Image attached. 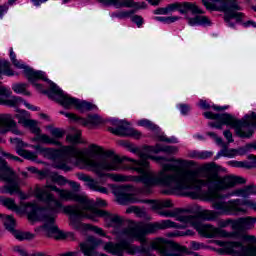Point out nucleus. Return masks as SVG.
Listing matches in <instances>:
<instances>
[{"label": "nucleus", "mask_w": 256, "mask_h": 256, "mask_svg": "<svg viewBox=\"0 0 256 256\" xmlns=\"http://www.w3.org/2000/svg\"><path fill=\"white\" fill-rule=\"evenodd\" d=\"M3 75H6V77H13L15 75V71L11 69V63L7 60L0 62V79H3Z\"/></svg>", "instance_id": "32"}, {"label": "nucleus", "mask_w": 256, "mask_h": 256, "mask_svg": "<svg viewBox=\"0 0 256 256\" xmlns=\"http://www.w3.org/2000/svg\"><path fill=\"white\" fill-rule=\"evenodd\" d=\"M142 203H151L152 209H165L173 207V203L171 202V200H163L158 202H153L151 200H143Z\"/></svg>", "instance_id": "37"}, {"label": "nucleus", "mask_w": 256, "mask_h": 256, "mask_svg": "<svg viewBox=\"0 0 256 256\" xmlns=\"http://www.w3.org/2000/svg\"><path fill=\"white\" fill-rule=\"evenodd\" d=\"M240 200V199H238ZM241 205H245V207H249V209H253V211H256V202L255 200H243L242 202H239L238 207H241Z\"/></svg>", "instance_id": "48"}, {"label": "nucleus", "mask_w": 256, "mask_h": 256, "mask_svg": "<svg viewBox=\"0 0 256 256\" xmlns=\"http://www.w3.org/2000/svg\"><path fill=\"white\" fill-rule=\"evenodd\" d=\"M13 251H15V253H19L21 256H35L27 254V251H25L21 246H14Z\"/></svg>", "instance_id": "59"}, {"label": "nucleus", "mask_w": 256, "mask_h": 256, "mask_svg": "<svg viewBox=\"0 0 256 256\" xmlns=\"http://www.w3.org/2000/svg\"><path fill=\"white\" fill-rule=\"evenodd\" d=\"M160 141H164L165 143H178L177 138H167L165 136H161Z\"/></svg>", "instance_id": "62"}, {"label": "nucleus", "mask_w": 256, "mask_h": 256, "mask_svg": "<svg viewBox=\"0 0 256 256\" xmlns=\"http://www.w3.org/2000/svg\"><path fill=\"white\" fill-rule=\"evenodd\" d=\"M132 22L137 25V27H141L143 25V17L135 15L132 17Z\"/></svg>", "instance_id": "60"}, {"label": "nucleus", "mask_w": 256, "mask_h": 256, "mask_svg": "<svg viewBox=\"0 0 256 256\" xmlns=\"http://www.w3.org/2000/svg\"><path fill=\"white\" fill-rule=\"evenodd\" d=\"M88 122L90 125H99V123H101V118L98 115H89Z\"/></svg>", "instance_id": "57"}, {"label": "nucleus", "mask_w": 256, "mask_h": 256, "mask_svg": "<svg viewBox=\"0 0 256 256\" xmlns=\"http://www.w3.org/2000/svg\"><path fill=\"white\" fill-rule=\"evenodd\" d=\"M206 119H214L220 121L222 125H229L236 130L238 137L242 139H251L256 128V113L252 112L250 115L244 116L242 120H237L231 114H213V112H205Z\"/></svg>", "instance_id": "5"}, {"label": "nucleus", "mask_w": 256, "mask_h": 256, "mask_svg": "<svg viewBox=\"0 0 256 256\" xmlns=\"http://www.w3.org/2000/svg\"><path fill=\"white\" fill-rule=\"evenodd\" d=\"M50 91L54 93V95H57L58 97V103L60 105H63L65 109H71L74 107L78 111L84 112V111H92V109H96L97 106L93 105L89 102L79 100L77 98H73L67 94H64L61 89L55 85V83H50Z\"/></svg>", "instance_id": "11"}, {"label": "nucleus", "mask_w": 256, "mask_h": 256, "mask_svg": "<svg viewBox=\"0 0 256 256\" xmlns=\"http://www.w3.org/2000/svg\"><path fill=\"white\" fill-rule=\"evenodd\" d=\"M207 201H211L213 210H202L198 215H192V217H198L199 221H215L219 215H246L247 208L239 207L240 200L232 199L225 201V196L220 194L217 190H209L206 194Z\"/></svg>", "instance_id": "4"}, {"label": "nucleus", "mask_w": 256, "mask_h": 256, "mask_svg": "<svg viewBox=\"0 0 256 256\" xmlns=\"http://www.w3.org/2000/svg\"><path fill=\"white\" fill-rule=\"evenodd\" d=\"M35 195L37 199L45 203V211L50 213L44 217H54V219H57V214L61 213V211H63V213H67L65 212V207H74L73 205L63 206V202H61L63 200H59L57 197H55V194L49 192L47 188H37Z\"/></svg>", "instance_id": "10"}, {"label": "nucleus", "mask_w": 256, "mask_h": 256, "mask_svg": "<svg viewBox=\"0 0 256 256\" xmlns=\"http://www.w3.org/2000/svg\"><path fill=\"white\" fill-rule=\"evenodd\" d=\"M27 87L29 85L23 83V84H15L12 89L15 93H23V95H27L28 97L31 95V92L27 91Z\"/></svg>", "instance_id": "41"}, {"label": "nucleus", "mask_w": 256, "mask_h": 256, "mask_svg": "<svg viewBox=\"0 0 256 256\" xmlns=\"http://www.w3.org/2000/svg\"><path fill=\"white\" fill-rule=\"evenodd\" d=\"M234 154L231 150L227 149V145L223 144V149L218 152L217 157H233Z\"/></svg>", "instance_id": "49"}, {"label": "nucleus", "mask_w": 256, "mask_h": 256, "mask_svg": "<svg viewBox=\"0 0 256 256\" xmlns=\"http://www.w3.org/2000/svg\"><path fill=\"white\" fill-rule=\"evenodd\" d=\"M223 135L227 139L228 143H233V134L231 133V131L225 130Z\"/></svg>", "instance_id": "61"}, {"label": "nucleus", "mask_w": 256, "mask_h": 256, "mask_svg": "<svg viewBox=\"0 0 256 256\" xmlns=\"http://www.w3.org/2000/svg\"><path fill=\"white\" fill-rule=\"evenodd\" d=\"M0 217L3 220L5 229H7V231L12 233L15 230V225H16L15 218H13V216L3 215V214H0Z\"/></svg>", "instance_id": "36"}, {"label": "nucleus", "mask_w": 256, "mask_h": 256, "mask_svg": "<svg viewBox=\"0 0 256 256\" xmlns=\"http://www.w3.org/2000/svg\"><path fill=\"white\" fill-rule=\"evenodd\" d=\"M185 19L188 23V25H190L191 27H195V26H203V27H207L209 25H211V20L209 19V17L207 16H203V15H197L195 17H189V15L185 16Z\"/></svg>", "instance_id": "30"}, {"label": "nucleus", "mask_w": 256, "mask_h": 256, "mask_svg": "<svg viewBox=\"0 0 256 256\" xmlns=\"http://www.w3.org/2000/svg\"><path fill=\"white\" fill-rule=\"evenodd\" d=\"M163 217H175L176 221L183 224H177L171 220H162L156 223H137L128 226L118 233L121 239H129L130 241H139L145 243V236L159 231V229H185L186 227H194L201 237L205 239H215L222 237L225 239H235L239 237L237 232H228L225 229L217 228L211 224H203L199 217L186 215L183 210L176 208L170 211L159 212Z\"/></svg>", "instance_id": "2"}, {"label": "nucleus", "mask_w": 256, "mask_h": 256, "mask_svg": "<svg viewBox=\"0 0 256 256\" xmlns=\"http://www.w3.org/2000/svg\"><path fill=\"white\" fill-rule=\"evenodd\" d=\"M11 143L17 147L16 152L20 157H24V159H28V161H36L37 160V151L31 152L29 150H24L22 147H27V144H24L19 138H11Z\"/></svg>", "instance_id": "27"}, {"label": "nucleus", "mask_w": 256, "mask_h": 256, "mask_svg": "<svg viewBox=\"0 0 256 256\" xmlns=\"http://www.w3.org/2000/svg\"><path fill=\"white\" fill-rule=\"evenodd\" d=\"M38 173H39L40 179H47V184L44 187V189H49L47 185H54V184H49V181H52V183H56L57 185H60V187H63L67 184V179H65V177L55 172H51L49 170H43Z\"/></svg>", "instance_id": "26"}, {"label": "nucleus", "mask_w": 256, "mask_h": 256, "mask_svg": "<svg viewBox=\"0 0 256 256\" xmlns=\"http://www.w3.org/2000/svg\"><path fill=\"white\" fill-rule=\"evenodd\" d=\"M37 79H42V81H47V77H45V73H44V78H34L33 80H29L30 83H32L33 87H35L37 91L43 92V85L35 82L37 81Z\"/></svg>", "instance_id": "52"}, {"label": "nucleus", "mask_w": 256, "mask_h": 256, "mask_svg": "<svg viewBox=\"0 0 256 256\" xmlns=\"http://www.w3.org/2000/svg\"><path fill=\"white\" fill-rule=\"evenodd\" d=\"M138 125L140 127H145L146 129H149L150 131H156V129H159L155 123L151 122V120L142 119L138 121Z\"/></svg>", "instance_id": "43"}, {"label": "nucleus", "mask_w": 256, "mask_h": 256, "mask_svg": "<svg viewBox=\"0 0 256 256\" xmlns=\"http://www.w3.org/2000/svg\"><path fill=\"white\" fill-rule=\"evenodd\" d=\"M126 213H135L138 217H145V210L139 208V206H131L127 208Z\"/></svg>", "instance_id": "44"}, {"label": "nucleus", "mask_w": 256, "mask_h": 256, "mask_svg": "<svg viewBox=\"0 0 256 256\" xmlns=\"http://www.w3.org/2000/svg\"><path fill=\"white\" fill-rule=\"evenodd\" d=\"M237 11H239L237 8H231V12L234 13V16L230 17L229 20H227V14L224 13V20L228 23V27H235V24L231 22V19H236L238 23L243 21V17H245V15L242 12Z\"/></svg>", "instance_id": "35"}, {"label": "nucleus", "mask_w": 256, "mask_h": 256, "mask_svg": "<svg viewBox=\"0 0 256 256\" xmlns=\"http://www.w3.org/2000/svg\"><path fill=\"white\" fill-rule=\"evenodd\" d=\"M66 215H70V227L76 229V231H83L89 229L96 233V235H100V237H105V231L102 228L97 226H92L91 224H83L81 223V219H89L88 215H91V211L85 209L81 210L79 207L68 206L64 208Z\"/></svg>", "instance_id": "7"}, {"label": "nucleus", "mask_w": 256, "mask_h": 256, "mask_svg": "<svg viewBox=\"0 0 256 256\" xmlns=\"http://www.w3.org/2000/svg\"><path fill=\"white\" fill-rule=\"evenodd\" d=\"M115 134L120 135V137H135V139L141 137V132L129 127V123L125 121H122L117 127Z\"/></svg>", "instance_id": "28"}, {"label": "nucleus", "mask_w": 256, "mask_h": 256, "mask_svg": "<svg viewBox=\"0 0 256 256\" xmlns=\"http://www.w3.org/2000/svg\"><path fill=\"white\" fill-rule=\"evenodd\" d=\"M249 195H256L254 186H245L231 192L227 197H249Z\"/></svg>", "instance_id": "31"}, {"label": "nucleus", "mask_w": 256, "mask_h": 256, "mask_svg": "<svg viewBox=\"0 0 256 256\" xmlns=\"http://www.w3.org/2000/svg\"><path fill=\"white\" fill-rule=\"evenodd\" d=\"M7 131H12L14 135H22L11 114H0V133H7Z\"/></svg>", "instance_id": "25"}, {"label": "nucleus", "mask_w": 256, "mask_h": 256, "mask_svg": "<svg viewBox=\"0 0 256 256\" xmlns=\"http://www.w3.org/2000/svg\"><path fill=\"white\" fill-rule=\"evenodd\" d=\"M126 156L124 157H119L117 155H115V153L111 150L106 151L104 153V156L95 160L90 158L91 161H93V163H95L96 165H99V163H101L103 160L108 159V165H111V168L108 169H102L101 173L103 174L98 175L97 172L93 171V173H95L97 175V177L103 178V177H112V179H114L115 181H129L127 176H123L121 174H116V175H111L109 173H107V171H121V170H127V167H124L123 165V161H127V159H125Z\"/></svg>", "instance_id": "8"}, {"label": "nucleus", "mask_w": 256, "mask_h": 256, "mask_svg": "<svg viewBox=\"0 0 256 256\" xmlns=\"http://www.w3.org/2000/svg\"><path fill=\"white\" fill-rule=\"evenodd\" d=\"M148 151L156 154L166 153V155H177L179 153V147L157 144L156 146L148 147Z\"/></svg>", "instance_id": "29"}, {"label": "nucleus", "mask_w": 256, "mask_h": 256, "mask_svg": "<svg viewBox=\"0 0 256 256\" xmlns=\"http://www.w3.org/2000/svg\"><path fill=\"white\" fill-rule=\"evenodd\" d=\"M78 179H80V181H84L86 183V186H88V188H89V184L94 183L95 181L89 175H85V174H78Z\"/></svg>", "instance_id": "56"}, {"label": "nucleus", "mask_w": 256, "mask_h": 256, "mask_svg": "<svg viewBox=\"0 0 256 256\" xmlns=\"http://www.w3.org/2000/svg\"><path fill=\"white\" fill-rule=\"evenodd\" d=\"M238 236L236 239H243V241H246L247 243H256V237L253 235H242L239 234V232H236Z\"/></svg>", "instance_id": "51"}, {"label": "nucleus", "mask_w": 256, "mask_h": 256, "mask_svg": "<svg viewBox=\"0 0 256 256\" xmlns=\"http://www.w3.org/2000/svg\"><path fill=\"white\" fill-rule=\"evenodd\" d=\"M113 194L120 205H127V203H139L141 201L131 194L129 186L115 187L113 189Z\"/></svg>", "instance_id": "23"}, {"label": "nucleus", "mask_w": 256, "mask_h": 256, "mask_svg": "<svg viewBox=\"0 0 256 256\" xmlns=\"http://www.w3.org/2000/svg\"><path fill=\"white\" fill-rule=\"evenodd\" d=\"M0 203L7 207V209H10V211L18 213V215L26 213L29 221H39L41 219L39 216L41 209L33 203H21L20 206H17L13 198H5L3 196L0 197Z\"/></svg>", "instance_id": "12"}, {"label": "nucleus", "mask_w": 256, "mask_h": 256, "mask_svg": "<svg viewBox=\"0 0 256 256\" xmlns=\"http://www.w3.org/2000/svg\"><path fill=\"white\" fill-rule=\"evenodd\" d=\"M24 127H27L32 133H34V135H36L32 138V141L43 143L44 145H61V142L55 138H51V136L47 134H41V128L37 126V121L35 120H30Z\"/></svg>", "instance_id": "20"}, {"label": "nucleus", "mask_w": 256, "mask_h": 256, "mask_svg": "<svg viewBox=\"0 0 256 256\" xmlns=\"http://www.w3.org/2000/svg\"><path fill=\"white\" fill-rule=\"evenodd\" d=\"M104 251L116 256H124L125 252L128 255H137V253H141V248L127 240H120L118 243L107 242L104 245Z\"/></svg>", "instance_id": "15"}, {"label": "nucleus", "mask_w": 256, "mask_h": 256, "mask_svg": "<svg viewBox=\"0 0 256 256\" xmlns=\"http://www.w3.org/2000/svg\"><path fill=\"white\" fill-rule=\"evenodd\" d=\"M12 65L16 67V69H23V74L27 77L28 81H33L34 79H45L44 75L45 72L43 71H36L33 68L23 64L17 58L11 61Z\"/></svg>", "instance_id": "24"}, {"label": "nucleus", "mask_w": 256, "mask_h": 256, "mask_svg": "<svg viewBox=\"0 0 256 256\" xmlns=\"http://www.w3.org/2000/svg\"><path fill=\"white\" fill-rule=\"evenodd\" d=\"M223 251L232 256H256V248L242 245L241 242L223 241Z\"/></svg>", "instance_id": "18"}, {"label": "nucleus", "mask_w": 256, "mask_h": 256, "mask_svg": "<svg viewBox=\"0 0 256 256\" xmlns=\"http://www.w3.org/2000/svg\"><path fill=\"white\" fill-rule=\"evenodd\" d=\"M103 245V240L95 238L94 236H88L84 242L79 244L80 251L84 256H108L107 254H100L97 248Z\"/></svg>", "instance_id": "21"}, {"label": "nucleus", "mask_w": 256, "mask_h": 256, "mask_svg": "<svg viewBox=\"0 0 256 256\" xmlns=\"http://www.w3.org/2000/svg\"><path fill=\"white\" fill-rule=\"evenodd\" d=\"M0 178L2 181L8 183V185L0 187V193L8 195H18L20 199H27V195L23 194L21 189H19V184L17 180H15V173L13 170L7 165V162L0 157Z\"/></svg>", "instance_id": "9"}, {"label": "nucleus", "mask_w": 256, "mask_h": 256, "mask_svg": "<svg viewBox=\"0 0 256 256\" xmlns=\"http://www.w3.org/2000/svg\"><path fill=\"white\" fill-rule=\"evenodd\" d=\"M31 148L47 159H51L53 161L52 167L61 171H71L72 168L69 165L71 163L80 169H89L102 176V169H111L112 167L109 165L108 159H104L99 164H96L89 158L87 151L79 150L74 146H64L61 150L44 148L41 145H32Z\"/></svg>", "instance_id": "3"}, {"label": "nucleus", "mask_w": 256, "mask_h": 256, "mask_svg": "<svg viewBox=\"0 0 256 256\" xmlns=\"http://www.w3.org/2000/svg\"><path fill=\"white\" fill-rule=\"evenodd\" d=\"M232 221L231 218L228 219H221L218 220L217 225H218V229H225V227H229V225H231Z\"/></svg>", "instance_id": "55"}, {"label": "nucleus", "mask_w": 256, "mask_h": 256, "mask_svg": "<svg viewBox=\"0 0 256 256\" xmlns=\"http://www.w3.org/2000/svg\"><path fill=\"white\" fill-rule=\"evenodd\" d=\"M86 207L88 211L91 212V215H88V218L91 221H97V217H103L106 221L107 227H114V229H117V227H121V225H123V219H121L119 215L111 214L105 210L95 209L93 204L90 203H87Z\"/></svg>", "instance_id": "17"}, {"label": "nucleus", "mask_w": 256, "mask_h": 256, "mask_svg": "<svg viewBox=\"0 0 256 256\" xmlns=\"http://www.w3.org/2000/svg\"><path fill=\"white\" fill-rule=\"evenodd\" d=\"M11 89L0 83V105H8V107H16L19 103H24L27 109L37 111V107L25 102L21 97L11 96Z\"/></svg>", "instance_id": "19"}, {"label": "nucleus", "mask_w": 256, "mask_h": 256, "mask_svg": "<svg viewBox=\"0 0 256 256\" xmlns=\"http://www.w3.org/2000/svg\"><path fill=\"white\" fill-rule=\"evenodd\" d=\"M79 137H81V131H76L75 134H69L66 137V141H68V143H79Z\"/></svg>", "instance_id": "47"}, {"label": "nucleus", "mask_w": 256, "mask_h": 256, "mask_svg": "<svg viewBox=\"0 0 256 256\" xmlns=\"http://www.w3.org/2000/svg\"><path fill=\"white\" fill-rule=\"evenodd\" d=\"M168 13H173V11H179L181 15H187L190 13L192 15H203V10L193 2H182V3H173L167 6Z\"/></svg>", "instance_id": "22"}, {"label": "nucleus", "mask_w": 256, "mask_h": 256, "mask_svg": "<svg viewBox=\"0 0 256 256\" xmlns=\"http://www.w3.org/2000/svg\"><path fill=\"white\" fill-rule=\"evenodd\" d=\"M106 5H115V7H135L133 0H100Z\"/></svg>", "instance_id": "33"}, {"label": "nucleus", "mask_w": 256, "mask_h": 256, "mask_svg": "<svg viewBox=\"0 0 256 256\" xmlns=\"http://www.w3.org/2000/svg\"><path fill=\"white\" fill-rule=\"evenodd\" d=\"M228 165H230V167H238L241 169H248L247 160H245V161L232 160V161L228 162Z\"/></svg>", "instance_id": "46"}, {"label": "nucleus", "mask_w": 256, "mask_h": 256, "mask_svg": "<svg viewBox=\"0 0 256 256\" xmlns=\"http://www.w3.org/2000/svg\"><path fill=\"white\" fill-rule=\"evenodd\" d=\"M232 222H230V225L232 229L237 230V229H243V224L241 218H238L236 220L231 219Z\"/></svg>", "instance_id": "54"}, {"label": "nucleus", "mask_w": 256, "mask_h": 256, "mask_svg": "<svg viewBox=\"0 0 256 256\" xmlns=\"http://www.w3.org/2000/svg\"><path fill=\"white\" fill-rule=\"evenodd\" d=\"M11 233L15 237V239H18V241H31L35 239V234L31 232H24L21 230L14 229V231Z\"/></svg>", "instance_id": "34"}, {"label": "nucleus", "mask_w": 256, "mask_h": 256, "mask_svg": "<svg viewBox=\"0 0 256 256\" xmlns=\"http://www.w3.org/2000/svg\"><path fill=\"white\" fill-rule=\"evenodd\" d=\"M203 5L209 11H220L226 13V19L229 20L230 17H234L235 13L231 9H241L239 2L237 0H202Z\"/></svg>", "instance_id": "14"}, {"label": "nucleus", "mask_w": 256, "mask_h": 256, "mask_svg": "<svg viewBox=\"0 0 256 256\" xmlns=\"http://www.w3.org/2000/svg\"><path fill=\"white\" fill-rule=\"evenodd\" d=\"M16 119H18V123L25 127L31 119H29V112L26 110H17V114L15 115Z\"/></svg>", "instance_id": "39"}, {"label": "nucleus", "mask_w": 256, "mask_h": 256, "mask_svg": "<svg viewBox=\"0 0 256 256\" xmlns=\"http://www.w3.org/2000/svg\"><path fill=\"white\" fill-rule=\"evenodd\" d=\"M89 189H91V191H98V193H104V195L109 193L107 188L99 185V183H97L95 180L89 184Z\"/></svg>", "instance_id": "42"}, {"label": "nucleus", "mask_w": 256, "mask_h": 256, "mask_svg": "<svg viewBox=\"0 0 256 256\" xmlns=\"http://www.w3.org/2000/svg\"><path fill=\"white\" fill-rule=\"evenodd\" d=\"M248 169L256 168V156L250 155L247 160Z\"/></svg>", "instance_id": "58"}, {"label": "nucleus", "mask_w": 256, "mask_h": 256, "mask_svg": "<svg viewBox=\"0 0 256 256\" xmlns=\"http://www.w3.org/2000/svg\"><path fill=\"white\" fill-rule=\"evenodd\" d=\"M139 158L135 160L125 157L126 161L132 163L126 169L139 174L128 177V181L143 183L147 187L162 185L179 193L188 191V197L199 199L203 195L201 185H214L217 191H227L237 185V176H219L214 163L204 165L200 172L189 169L175 171L177 167L189 165V161L173 157H152L146 153H140Z\"/></svg>", "instance_id": "1"}, {"label": "nucleus", "mask_w": 256, "mask_h": 256, "mask_svg": "<svg viewBox=\"0 0 256 256\" xmlns=\"http://www.w3.org/2000/svg\"><path fill=\"white\" fill-rule=\"evenodd\" d=\"M251 148L249 147V144H247L245 147H241L238 149H231V152L233 153V155H245L248 151H250Z\"/></svg>", "instance_id": "50"}, {"label": "nucleus", "mask_w": 256, "mask_h": 256, "mask_svg": "<svg viewBox=\"0 0 256 256\" xmlns=\"http://www.w3.org/2000/svg\"><path fill=\"white\" fill-rule=\"evenodd\" d=\"M59 256H81V254L79 252H66L59 254Z\"/></svg>", "instance_id": "64"}, {"label": "nucleus", "mask_w": 256, "mask_h": 256, "mask_svg": "<svg viewBox=\"0 0 256 256\" xmlns=\"http://www.w3.org/2000/svg\"><path fill=\"white\" fill-rule=\"evenodd\" d=\"M50 133L56 141H57V139L63 138L65 135V131L61 128H52L50 130Z\"/></svg>", "instance_id": "45"}, {"label": "nucleus", "mask_w": 256, "mask_h": 256, "mask_svg": "<svg viewBox=\"0 0 256 256\" xmlns=\"http://www.w3.org/2000/svg\"><path fill=\"white\" fill-rule=\"evenodd\" d=\"M189 105H186V104H181L180 105V111L182 113V115H187V113H189Z\"/></svg>", "instance_id": "63"}, {"label": "nucleus", "mask_w": 256, "mask_h": 256, "mask_svg": "<svg viewBox=\"0 0 256 256\" xmlns=\"http://www.w3.org/2000/svg\"><path fill=\"white\" fill-rule=\"evenodd\" d=\"M69 186L72 190L61 189L55 185H47L48 189H50V191H55V193L58 194L59 199L62 201H76L79 203V205H73V207H78L82 211H85V209L89 211V208H87V203L93 205V202L87 199V196L84 194H79L81 191V184L75 181H70Z\"/></svg>", "instance_id": "6"}, {"label": "nucleus", "mask_w": 256, "mask_h": 256, "mask_svg": "<svg viewBox=\"0 0 256 256\" xmlns=\"http://www.w3.org/2000/svg\"><path fill=\"white\" fill-rule=\"evenodd\" d=\"M241 221L242 229H253V227H255L256 224V218L251 216L243 217L241 218Z\"/></svg>", "instance_id": "40"}, {"label": "nucleus", "mask_w": 256, "mask_h": 256, "mask_svg": "<svg viewBox=\"0 0 256 256\" xmlns=\"http://www.w3.org/2000/svg\"><path fill=\"white\" fill-rule=\"evenodd\" d=\"M188 157L190 159H209L210 157H213V152H209V151L199 152L197 150H194L188 153Z\"/></svg>", "instance_id": "38"}, {"label": "nucleus", "mask_w": 256, "mask_h": 256, "mask_svg": "<svg viewBox=\"0 0 256 256\" xmlns=\"http://www.w3.org/2000/svg\"><path fill=\"white\" fill-rule=\"evenodd\" d=\"M150 247L158 251L160 256H184L183 253L187 248L179 245L172 244L171 241L165 238H156L150 242Z\"/></svg>", "instance_id": "13"}, {"label": "nucleus", "mask_w": 256, "mask_h": 256, "mask_svg": "<svg viewBox=\"0 0 256 256\" xmlns=\"http://www.w3.org/2000/svg\"><path fill=\"white\" fill-rule=\"evenodd\" d=\"M43 210L39 212L40 219L38 221H44L43 229L46 231L48 237H53L54 239H75V234L73 232H63L55 225V216H41Z\"/></svg>", "instance_id": "16"}, {"label": "nucleus", "mask_w": 256, "mask_h": 256, "mask_svg": "<svg viewBox=\"0 0 256 256\" xmlns=\"http://www.w3.org/2000/svg\"><path fill=\"white\" fill-rule=\"evenodd\" d=\"M190 247L194 251H200V249H207V246L205 244L195 241L190 242Z\"/></svg>", "instance_id": "53"}]
</instances>
